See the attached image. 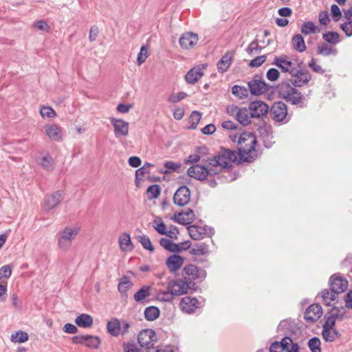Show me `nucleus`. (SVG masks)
Instances as JSON below:
<instances>
[{
  "label": "nucleus",
  "instance_id": "14",
  "mask_svg": "<svg viewBox=\"0 0 352 352\" xmlns=\"http://www.w3.org/2000/svg\"><path fill=\"white\" fill-rule=\"evenodd\" d=\"M110 121L113 126L116 138L126 137L129 134V123L122 119L111 118Z\"/></svg>",
  "mask_w": 352,
  "mask_h": 352
},
{
  "label": "nucleus",
  "instance_id": "58",
  "mask_svg": "<svg viewBox=\"0 0 352 352\" xmlns=\"http://www.w3.org/2000/svg\"><path fill=\"white\" fill-rule=\"evenodd\" d=\"M340 28L345 33L346 36H352V21H346L341 24Z\"/></svg>",
  "mask_w": 352,
  "mask_h": 352
},
{
  "label": "nucleus",
  "instance_id": "33",
  "mask_svg": "<svg viewBox=\"0 0 352 352\" xmlns=\"http://www.w3.org/2000/svg\"><path fill=\"white\" fill-rule=\"evenodd\" d=\"M316 53L318 55L327 56L331 54L336 55L338 51L336 48H333L331 46H329L327 43H322L318 46Z\"/></svg>",
  "mask_w": 352,
  "mask_h": 352
},
{
  "label": "nucleus",
  "instance_id": "19",
  "mask_svg": "<svg viewBox=\"0 0 352 352\" xmlns=\"http://www.w3.org/2000/svg\"><path fill=\"white\" fill-rule=\"evenodd\" d=\"M205 68L206 65H201L190 69L185 75V80L187 83L195 84L204 76L203 69Z\"/></svg>",
  "mask_w": 352,
  "mask_h": 352
},
{
  "label": "nucleus",
  "instance_id": "41",
  "mask_svg": "<svg viewBox=\"0 0 352 352\" xmlns=\"http://www.w3.org/2000/svg\"><path fill=\"white\" fill-rule=\"evenodd\" d=\"M39 164L46 170L52 171L54 170V160L50 155H46L41 158Z\"/></svg>",
  "mask_w": 352,
  "mask_h": 352
},
{
  "label": "nucleus",
  "instance_id": "3",
  "mask_svg": "<svg viewBox=\"0 0 352 352\" xmlns=\"http://www.w3.org/2000/svg\"><path fill=\"white\" fill-rule=\"evenodd\" d=\"M329 283L331 292L327 289H324L321 292L322 300L327 306H329L331 302L334 301L337 298L339 294L345 292L349 285L347 279L339 273L331 276Z\"/></svg>",
  "mask_w": 352,
  "mask_h": 352
},
{
  "label": "nucleus",
  "instance_id": "53",
  "mask_svg": "<svg viewBox=\"0 0 352 352\" xmlns=\"http://www.w3.org/2000/svg\"><path fill=\"white\" fill-rule=\"evenodd\" d=\"M40 113L43 118H54L56 116V111L50 107H42L40 110Z\"/></svg>",
  "mask_w": 352,
  "mask_h": 352
},
{
  "label": "nucleus",
  "instance_id": "11",
  "mask_svg": "<svg viewBox=\"0 0 352 352\" xmlns=\"http://www.w3.org/2000/svg\"><path fill=\"white\" fill-rule=\"evenodd\" d=\"M65 192L63 190H57L51 195L45 196L44 199V204L43 206V210L46 212H50V210L54 209L58 206L64 199Z\"/></svg>",
  "mask_w": 352,
  "mask_h": 352
},
{
  "label": "nucleus",
  "instance_id": "28",
  "mask_svg": "<svg viewBox=\"0 0 352 352\" xmlns=\"http://www.w3.org/2000/svg\"><path fill=\"white\" fill-rule=\"evenodd\" d=\"M251 115L250 113L249 108L242 107L238 111L236 116V120L243 126H247L251 122Z\"/></svg>",
  "mask_w": 352,
  "mask_h": 352
},
{
  "label": "nucleus",
  "instance_id": "51",
  "mask_svg": "<svg viewBox=\"0 0 352 352\" xmlns=\"http://www.w3.org/2000/svg\"><path fill=\"white\" fill-rule=\"evenodd\" d=\"M187 96V94L184 91H180L177 94H172L169 96L167 101L170 103H177L184 99Z\"/></svg>",
  "mask_w": 352,
  "mask_h": 352
},
{
  "label": "nucleus",
  "instance_id": "6",
  "mask_svg": "<svg viewBox=\"0 0 352 352\" xmlns=\"http://www.w3.org/2000/svg\"><path fill=\"white\" fill-rule=\"evenodd\" d=\"M269 113L275 122L287 123L290 119L288 116L287 106L282 101L274 102L270 109L269 108Z\"/></svg>",
  "mask_w": 352,
  "mask_h": 352
},
{
  "label": "nucleus",
  "instance_id": "1",
  "mask_svg": "<svg viewBox=\"0 0 352 352\" xmlns=\"http://www.w3.org/2000/svg\"><path fill=\"white\" fill-rule=\"evenodd\" d=\"M289 80H283L276 87L278 96L293 105L303 103L304 97L296 87H302L308 85L311 75L307 69H293ZM302 107V105H300Z\"/></svg>",
  "mask_w": 352,
  "mask_h": 352
},
{
  "label": "nucleus",
  "instance_id": "47",
  "mask_svg": "<svg viewBox=\"0 0 352 352\" xmlns=\"http://www.w3.org/2000/svg\"><path fill=\"white\" fill-rule=\"evenodd\" d=\"M322 336L326 342H333L336 340V338H340L341 334L339 333V331L337 329L332 328L329 331V336L324 335V330H322Z\"/></svg>",
  "mask_w": 352,
  "mask_h": 352
},
{
  "label": "nucleus",
  "instance_id": "34",
  "mask_svg": "<svg viewBox=\"0 0 352 352\" xmlns=\"http://www.w3.org/2000/svg\"><path fill=\"white\" fill-rule=\"evenodd\" d=\"M292 43L295 50L302 52L306 50L304 38L301 34H296L292 39Z\"/></svg>",
  "mask_w": 352,
  "mask_h": 352
},
{
  "label": "nucleus",
  "instance_id": "23",
  "mask_svg": "<svg viewBox=\"0 0 352 352\" xmlns=\"http://www.w3.org/2000/svg\"><path fill=\"white\" fill-rule=\"evenodd\" d=\"M152 287L149 285H143L133 296L134 300L139 303L148 302L147 300L151 295Z\"/></svg>",
  "mask_w": 352,
  "mask_h": 352
},
{
  "label": "nucleus",
  "instance_id": "40",
  "mask_svg": "<svg viewBox=\"0 0 352 352\" xmlns=\"http://www.w3.org/2000/svg\"><path fill=\"white\" fill-rule=\"evenodd\" d=\"M318 30V28L312 21L304 22L301 26V32L305 35L316 33Z\"/></svg>",
  "mask_w": 352,
  "mask_h": 352
},
{
  "label": "nucleus",
  "instance_id": "56",
  "mask_svg": "<svg viewBox=\"0 0 352 352\" xmlns=\"http://www.w3.org/2000/svg\"><path fill=\"white\" fill-rule=\"evenodd\" d=\"M177 246L176 250H173L171 252L179 253L184 250H187L190 248L191 242L190 241H186L180 243H175Z\"/></svg>",
  "mask_w": 352,
  "mask_h": 352
},
{
  "label": "nucleus",
  "instance_id": "35",
  "mask_svg": "<svg viewBox=\"0 0 352 352\" xmlns=\"http://www.w3.org/2000/svg\"><path fill=\"white\" fill-rule=\"evenodd\" d=\"M160 314L158 307L155 306H149L144 310V317L148 321H153L157 319Z\"/></svg>",
  "mask_w": 352,
  "mask_h": 352
},
{
  "label": "nucleus",
  "instance_id": "55",
  "mask_svg": "<svg viewBox=\"0 0 352 352\" xmlns=\"http://www.w3.org/2000/svg\"><path fill=\"white\" fill-rule=\"evenodd\" d=\"M148 56V49L146 46H142L140 52L138 55L137 63L138 65H142Z\"/></svg>",
  "mask_w": 352,
  "mask_h": 352
},
{
  "label": "nucleus",
  "instance_id": "44",
  "mask_svg": "<svg viewBox=\"0 0 352 352\" xmlns=\"http://www.w3.org/2000/svg\"><path fill=\"white\" fill-rule=\"evenodd\" d=\"M85 344L89 348L98 349L100 344V339L98 336L87 335Z\"/></svg>",
  "mask_w": 352,
  "mask_h": 352
},
{
  "label": "nucleus",
  "instance_id": "20",
  "mask_svg": "<svg viewBox=\"0 0 352 352\" xmlns=\"http://www.w3.org/2000/svg\"><path fill=\"white\" fill-rule=\"evenodd\" d=\"M195 219V215L192 209L188 208L185 212H179L175 214L173 220L181 225H188L192 223Z\"/></svg>",
  "mask_w": 352,
  "mask_h": 352
},
{
  "label": "nucleus",
  "instance_id": "62",
  "mask_svg": "<svg viewBox=\"0 0 352 352\" xmlns=\"http://www.w3.org/2000/svg\"><path fill=\"white\" fill-rule=\"evenodd\" d=\"M308 66L315 72L322 74L324 73V69H323L321 66L316 65V60L314 58H312L310 62L308 63Z\"/></svg>",
  "mask_w": 352,
  "mask_h": 352
},
{
  "label": "nucleus",
  "instance_id": "16",
  "mask_svg": "<svg viewBox=\"0 0 352 352\" xmlns=\"http://www.w3.org/2000/svg\"><path fill=\"white\" fill-rule=\"evenodd\" d=\"M322 314V309L318 304L311 305L304 314L305 320L309 323L317 321Z\"/></svg>",
  "mask_w": 352,
  "mask_h": 352
},
{
  "label": "nucleus",
  "instance_id": "10",
  "mask_svg": "<svg viewBox=\"0 0 352 352\" xmlns=\"http://www.w3.org/2000/svg\"><path fill=\"white\" fill-rule=\"evenodd\" d=\"M191 288V283H188L186 276L183 279L177 278L172 280L168 284V289L173 295L179 296L188 292Z\"/></svg>",
  "mask_w": 352,
  "mask_h": 352
},
{
  "label": "nucleus",
  "instance_id": "50",
  "mask_svg": "<svg viewBox=\"0 0 352 352\" xmlns=\"http://www.w3.org/2000/svg\"><path fill=\"white\" fill-rule=\"evenodd\" d=\"M164 167L168 170L164 171L165 174H168L172 172L178 173L179 168H181V164L178 163L173 162L172 161H168L164 163Z\"/></svg>",
  "mask_w": 352,
  "mask_h": 352
},
{
  "label": "nucleus",
  "instance_id": "37",
  "mask_svg": "<svg viewBox=\"0 0 352 352\" xmlns=\"http://www.w3.org/2000/svg\"><path fill=\"white\" fill-rule=\"evenodd\" d=\"M208 252V245L205 243H199L194 245L190 250V253L192 255H205Z\"/></svg>",
  "mask_w": 352,
  "mask_h": 352
},
{
  "label": "nucleus",
  "instance_id": "61",
  "mask_svg": "<svg viewBox=\"0 0 352 352\" xmlns=\"http://www.w3.org/2000/svg\"><path fill=\"white\" fill-rule=\"evenodd\" d=\"M12 274V269L9 265H3L0 268V276L1 278H8Z\"/></svg>",
  "mask_w": 352,
  "mask_h": 352
},
{
  "label": "nucleus",
  "instance_id": "43",
  "mask_svg": "<svg viewBox=\"0 0 352 352\" xmlns=\"http://www.w3.org/2000/svg\"><path fill=\"white\" fill-rule=\"evenodd\" d=\"M232 93L240 99L245 98L248 96V89L245 87L239 85H234L232 88Z\"/></svg>",
  "mask_w": 352,
  "mask_h": 352
},
{
  "label": "nucleus",
  "instance_id": "60",
  "mask_svg": "<svg viewBox=\"0 0 352 352\" xmlns=\"http://www.w3.org/2000/svg\"><path fill=\"white\" fill-rule=\"evenodd\" d=\"M331 11L333 20L336 22L338 21L342 16L339 7L336 4H333L331 6Z\"/></svg>",
  "mask_w": 352,
  "mask_h": 352
},
{
  "label": "nucleus",
  "instance_id": "46",
  "mask_svg": "<svg viewBox=\"0 0 352 352\" xmlns=\"http://www.w3.org/2000/svg\"><path fill=\"white\" fill-rule=\"evenodd\" d=\"M311 352H321V342L317 337L311 338L307 343Z\"/></svg>",
  "mask_w": 352,
  "mask_h": 352
},
{
  "label": "nucleus",
  "instance_id": "12",
  "mask_svg": "<svg viewBox=\"0 0 352 352\" xmlns=\"http://www.w3.org/2000/svg\"><path fill=\"white\" fill-rule=\"evenodd\" d=\"M190 199V190L186 185L180 186L175 192L173 202L175 205L183 207L188 204Z\"/></svg>",
  "mask_w": 352,
  "mask_h": 352
},
{
  "label": "nucleus",
  "instance_id": "27",
  "mask_svg": "<svg viewBox=\"0 0 352 352\" xmlns=\"http://www.w3.org/2000/svg\"><path fill=\"white\" fill-rule=\"evenodd\" d=\"M188 231L190 236L193 240H200L206 235V230L196 225H192L188 227Z\"/></svg>",
  "mask_w": 352,
  "mask_h": 352
},
{
  "label": "nucleus",
  "instance_id": "57",
  "mask_svg": "<svg viewBox=\"0 0 352 352\" xmlns=\"http://www.w3.org/2000/svg\"><path fill=\"white\" fill-rule=\"evenodd\" d=\"M267 78L270 81H276L280 77V72L276 68H270L266 74Z\"/></svg>",
  "mask_w": 352,
  "mask_h": 352
},
{
  "label": "nucleus",
  "instance_id": "2",
  "mask_svg": "<svg viewBox=\"0 0 352 352\" xmlns=\"http://www.w3.org/2000/svg\"><path fill=\"white\" fill-rule=\"evenodd\" d=\"M238 144L240 145L238 152L223 148L226 155L230 164L237 162L238 158H239V162H252L256 156L255 150L256 137L250 132L243 133L239 138Z\"/></svg>",
  "mask_w": 352,
  "mask_h": 352
},
{
  "label": "nucleus",
  "instance_id": "42",
  "mask_svg": "<svg viewBox=\"0 0 352 352\" xmlns=\"http://www.w3.org/2000/svg\"><path fill=\"white\" fill-rule=\"evenodd\" d=\"M137 239L145 250H147L151 252H154L155 248L152 245L149 237L147 235L143 234L142 236H138L137 237Z\"/></svg>",
  "mask_w": 352,
  "mask_h": 352
},
{
  "label": "nucleus",
  "instance_id": "31",
  "mask_svg": "<svg viewBox=\"0 0 352 352\" xmlns=\"http://www.w3.org/2000/svg\"><path fill=\"white\" fill-rule=\"evenodd\" d=\"M107 329L108 333L114 337L120 336V320L117 318H114L108 321L107 324Z\"/></svg>",
  "mask_w": 352,
  "mask_h": 352
},
{
  "label": "nucleus",
  "instance_id": "18",
  "mask_svg": "<svg viewBox=\"0 0 352 352\" xmlns=\"http://www.w3.org/2000/svg\"><path fill=\"white\" fill-rule=\"evenodd\" d=\"M188 276L189 280H195L198 278H205L206 272L204 270L199 269L193 264H189L183 269V276Z\"/></svg>",
  "mask_w": 352,
  "mask_h": 352
},
{
  "label": "nucleus",
  "instance_id": "52",
  "mask_svg": "<svg viewBox=\"0 0 352 352\" xmlns=\"http://www.w3.org/2000/svg\"><path fill=\"white\" fill-rule=\"evenodd\" d=\"M160 245L163 247L165 250L172 252L173 250H176V245H175V243H173L170 239H166V238H162L159 241Z\"/></svg>",
  "mask_w": 352,
  "mask_h": 352
},
{
  "label": "nucleus",
  "instance_id": "7",
  "mask_svg": "<svg viewBox=\"0 0 352 352\" xmlns=\"http://www.w3.org/2000/svg\"><path fill=\"white\" fill-rule=\"evenodd\" d=\"M299 352V346L294 343L289 336H285L280 342L275 341L272 343L270 352Z\"/></svg>",
  "mask_w": 352,
  "mask_h": 352
},
{
  "label": "nucleus",
  "instance_id": "24",
  "mask_svg": "<svg viewBox=\"0 0 352 352\" xmlns=\"http://www.w3.org/2000/svg\"><path fill=\"white\" fill-rule=\"evenodd\" d=\"M45 133L52 140L60 142L62 140V129L57 124H49L45 126Z\"/></svg>",
  "mask_w": 352,
  "mask_h": 352
},
{
  "label": "nucleus",
  "instance_id": "48",
  "mask_svg": "<svg viewBox=\"0 0 352 352\" xmlns=\"http://www.w3.org/2000/svg\"><path fill=\"white\" fill-rule=\"evenodd\" d=\"M28 340V334L26 332L19 331L11 336V340L14 342L23 343Z\"/></svg>",
  "mask_w": 352,
  "mask_h": 352
},
{
  "label": "nucleus",
  "instance_id": "26",
  "mask_svg": "<svg viewBox=\"0 0 352 352\" xmlns=\"http://www.w3.org/2000/svg\"><path fill=\"white\" fill-rule=\"evenodd\" d=\"M133 285V283L127 276H123L120 278L118 286V289L120 293L122 298L126 299L128 298V290Z\"/></svg>",
  "mask_w": 352,
  "mask_h": 352
},
{
  "label": "nucleus",
  "instance_id": "59",
  "mask_svg": "<svg viewBox=\"0 0 352 352\" xmlns=\"http://www.w3.org/2000/svg\"><path fill=\"white\" fill-rule=\"evenodd\" d=\"M263 47L260 46L256 40L252 41L246 49L248 54H251L254 51H261Z\"/></svg>",
  "mask_w": 352,
  "mask_h": 352
},
{
  "label": "nucleus",
  "instance_id": "63",
  "mask_svg": "<svg viewBox=\"0 0 352 352\" xmlns=\"http://www.w3.org/2000/svg\"><path fill=\"white\" fill-rule=\"evenodd\" d=\"M291 327L290 321L288 320H282L277 327V331L280 332L283 331L285 333L286 330L289 331Z\"/></svg>",
  "mask_w": 352,
  "mask_h": 352
},
{
  "label": "nucleus",
  "instance_id": "4",
  "mask_svg": "<svg viewBox=\"0 0 352 352\" xmlns=\"http://www.w3.org/2000/svg\"><path fill=\"white\" fill-rule=\"evenodd\" d=\"M79 232L76 227L66 226L57 234V245L62 250L67 251L72 246V241Z\"/></svg>",
  "mask_w": 352,
  "mask_h": 352
},
{
  "label": "nucleus",
  "instance_id": "8",
  "mask_svg": "<svg viewBox=\"0 0 352 352\" xmlns=\"http://www.w3.org/2000/svg\"><path fill=\"white\" fill-rule=\"evenodd\" d=\"M248 87L250 94L253 96H260L267 93L271 86L267 84L262 78V76L258 74L254 76L253 78L248 82Z\"/></svg>",
  "mask_w": 352,
  "mask_h": 352
},
{
  "label": "nucleus",
  "instance_id": "54",
  "mask_svg": "<svg viewBox=\"0 0 352 352\" xmlns=\"http://www.w3.org/2000/svg\"><path fill=\"white\" fill-rule=\"evenodd\" d=\"M266 59H267L266 55L256 56V58H254L250 62L249 66L251 67H260L263 63L265 62Z\"/></svg>",
  "mask_w": 352,
  "mask_h": 352
},
{
  "label": "nucleus",
  "instance_id": "49",
  "mask_svg": "<svg viewBox=\"0 0 352 352\" xmlns=\"http://www.w3.org/2000/svg\"><path fill=\"white\" fill-rule=\"evenodd\" d=\"M201 118V114L200 112H199L197 111H192L189 118L190 123V128L192 129H196Z\"/></svg>",
  "mask_w": 352,
  "mask_h": 352
},
{
  "label": "nucleus",
  "instance_id": "25",
  "mask_svg": "<svg viewBox=\"0 0 352 352\" xmlns=\"http://www.w3.org/2000/svg\"><path fill=\"white\" fill-rule=\"evenodd\" d=\"M233 54L234 52L228 51L221 57V58L217 63V69L219 72L223 73L228 69L232 63Z\"/></svg>",
  "mask_w": 352,
  "mask_h": 352
},
{
  "label": "nucleus",
  "instance_id": "38",
  "mask_svg": "<svg viewBox=\"0 0 352 352\" xmlns=\"http://www.w3.org/2000/svg\"><path fill=\"white\" fill-rule=\"evenodd\" d=\"M322 38L328 43L336 45L340 43V34L336 32H328L323 34Z\"/></svg>",
  "mask_w": 352,
  "mask_h": 352
},
{
  "label": "nucleus",
  "instance_id": "21",
  "mask_svg": "<svg viewBox=\"0 0 352 352\" xmlns=\"http://www.w3.org/2000/svg\"><path fill=\"white\" fill-rule=\"evenodd\" d=\"M198 304L197 298L186 296L181 300L179 307L184 312L191 314L198 307Z\"/></svg>",
  "mask_w": 352,
  "mask_h": 352
},
{
  "label": "nucleus",
  "instance_id": "13",
  "mask_svg": "<svg viewBox=\"0 0 352 352\" xmlns=\"http://www.w3.org/2000/svg\"><path fill=\"white\" fill-rule=\"evenodd\" d=\"M157 338L155 332L150 329L141 331L138 335V341L142 347H148L153 345Z\"/></svg>",
  "mask_w": 352,
  "mask_h": 352
},
{
  "label": "nucleus",
  "instance_id": "32",
  "mask_svg": "<svg viewBox=\"0 0 352 352\" xmlns=\"http://www.w3.org/2000/svg\"><path fill=\"white\" fill-rule=\"evenodd\" d=\"M119 245L122 251H129L133 249L129 234L124 232L119 237Z\"/></svg>",
  "mask_w": 352,
  "mask_h": 352
},
{
  "label": "nucleus",
  "instance_id": "64",
  "mask_svg": "<svg viewBox=\"0 0 352 352\" xmlns=\"http://www.w3.org/2000/svg\"><path fill=\"white\" fill-rule=\"evenodd\" d=\"M124 352H140V349L137 348L134 343H124L123 344Z\"/></svg>",
  "mask_w": 352,
  "mask_h": 352
},
{
  "label": "nucleus",
  "instance_id": "22",
  "mask_svg": "<svg viewBox=\"0 0 352 352\" xmlns=\"http://www.w3.org/2000/svg\"><path fill=\"white\" fill-rule=\"evenodd\" d=\"M184 258L180 255L174 254L170 255L166 261L168 269L171 272H175L180 269L184 263Z\"/></svg>",
  "mask_w": 352,
  "mask_h": 352
},
{
  "label": "nucleus",
  "instance_id": "36",
  "mask_svg": "<svg viewBox=\"0 0 352 352\" xmlns=\"http://www.w3.org/2000/svg\"><path fill=\"white\" fill-rule=\"evenodd\" d=\"M217 160L219 162V168L221 171L223 169H228L229 168L232 166V164H230L228 158L226 155L225 151L223 148H221V151L219 154L217 155Z\"/></svg>",
  "mask_w": 352,
  "mask_h": 352
},
{
  "label": "nucleus",
  "instance_id": "5",
  "mask_svg": "<svg viewBox=\"0 0 352 352\" xmlns=\"http://www.w3.org/2000/svg\"><path fill=\"white\" fill-rule=\"evenodd\" d=\"M188 175L197 180L204 181L208 176H214L219 174V171L213 168H208L205 165L193 164L188 169Z\"/></svg>",
  "mask_w": 352,
  "mask_h": 352
},
{
  "label": "nucleus",
  "instance_id": "15",
  "mask_svg": "<svg viewBox=\"0 0 352 352\" xmlns=\"http://www.w3.org/2000/svg\"><path fill=\"white\" fill-rule=\"evenodd\" d=\"M272 64L278 67L282 72L289 73V74L292 73L293 69H296L287 55L275 56Z\"/></svg>",
  "mask_w": 352,
  "mask_h": 352
},
{
  "label": "nucleus",
  "instance_id": "17",
  "mask_svg": "<svg viewBox=\"0 0 352 352\" xmlns=\"http://www.w3.org/2000/svg\"><path fill=\"white\" fill-rule=\"evenodd\" d=\"M199 37L197 34L187 32L182 34L179 43L182 49L189 50L197 43Z\"/></svg>",
  "mask_w": 352,
  "mask_h": 352
},
{
  "label": "nucleus",
  "instance_id": "9",
  "mask_svg": "<svg viewBox=\"0 0 352 352\" xmlns=\"http://www.w3.org/2000/svg\"><path fill=\"white\" fill-rule=\"evenodd\" d=\"M249 110L252 118L264 120L269 113V106L261 100H254L249 104Z\"/></svg>",
  "mask_w": 352,
  "mask_h": 352
},
{
  "label": "nucleus",
  "instance_id": "29",
  "mask_svg": "<svg viewBox=\"0 0 352 352\" xmlns=\"http://www.w3.org/2000/svg\"><path fill=\"white\" fill-rule=\"evenodd\" d=\"M93 318L87 314H82L75 319L76 324L82 328H88L93 324Z\"/></svg>",
  "mask_w": 352,
  "mask_h": 352
},
{
  "label": "nucleus",
  "instance_id": "39",
  "mask_svg": "<svg viewBox=\"0 0 352 352\" xmlns=\"http://www.w3.org/2000/svg\"><path fill=\"white\" fill-rule=\"evenodd\" d=\"M326 320L322 325V330L326 336H329V331L336 325V320L330 315L325 314Z\"/></svg>",
  "mask_w": 352,
  "mask_h": 352
},
{
  "label": "nucleus",
  "instance_id": "45",
  "mask_svg": "<svg viewBox=\"0 0 352 352\" xmlns=\"http://www.w3.org/2000/svg\"><path fill=\"white\" fill-rule=\"evenodd\" d=\"M161 192V188L157 184L150 186L146 190L147 197L148 199H157Z\"/></svg>",
  "mask_w": 352,
  "mask_h": 352
},
{
  "label": "nucleus",
  "instance_id": "30",
  "mask_svg": "<svg viewBox=\"0 0 352 352\" xmlns=\"http://www.w3.org/2000/svg\"><path fill=\"white\" fill-rule=\"evenodd\" d=\"M346 309L344 307H333L328 312L327 315L331 316L336 320L342 321L346 318Z\"/></svg>",
  "mask_w": 352,
  "mask_h": 352
}]
</instances>
